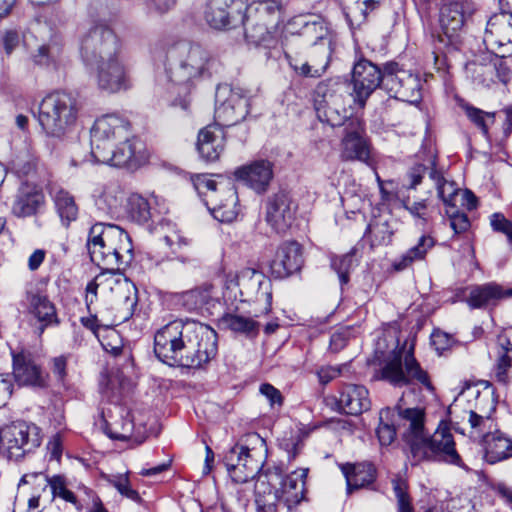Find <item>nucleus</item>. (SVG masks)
Instances as JSON below:
<instances>
[{"mask_svg":"<svg viewBox=\"0 0 512 512\" xmlns=\"http://www.w3.org/2000/svg\"><path fill=\"white\" fill-rule=\"evenodd\" d=\"M87 247L91 260L104 270L86 287L87 309L90 310V305L96 301L99 290L101 296L113 295L119 320H129L137 306V288L116 272L133 258L129 235L116 225L96 223L90 228Z\"/></svg>","mask_w":512,"mask_h":512,"instance_id":"f257e3e1","label":"nucleus"},{"mask_svg":"<svg viewBox=\"0 0 512 512\" xmlns=\"http://www.w3.org/2000/svg\"><path fill=\"white\" fill-rule=\"evenodd\" d=\"M154 352L168 365L199 368L215 357L217 336L199 322L174 320L155 333Z\"/></svg>","mask_w":512,"mask_h":512,"instance_id":"f03ea898","label":"nucleus"},{"mask_svg":"<svg viewBox=\"0 0 512 512\" xmlns=\"http://www.w3.org/2000/svg\"><path fill=\"white\" fill-rule=\"evenodd\" d=\"M120 43L114 32L104 24L88 28L80 41L83 63L95 72L100 90L117 93L130 87L128 69L119 58Z\"/></svg>","mask_w":512,"mask_h":512,"instance_id":"7ed1b4c3","label":"nucleus"},{"mask_svg":"<svg viewBox=\"0 0 512 512\" xmlns=\"http://www.w3.org/2000/svg\"><path fill=\"white\" fill-rule=\"evenodd\" d=\"M399 429L410 447L415 462L434 459L462 467L453 435L446 424L440 425L433 435L425 429V413L421 408H402L397 405Z\"/></svg>","mask_w":512,"mask_h":512,"instance_id":"20e7f679","label":"nucleus"},{"mask_svg":"<svg viewBox=\"0 0 512 512\" xmlns=\"http://www.w3.org/2000/svg\"><path fill=\"white\" fill-rule=\"evenodd\" d=\"M166 91L171 105L188 109L189 94L195 80L210 72L213 59L200 45L180 42L166 54Z\"/></svg>","mask_w":512,"mask_h":512,"instance_id":"39448f33","label":"nucleus"},{"mask_svg":"<svg viewBox=\"0 0 512 512\" xmlns=\"http://www.w3.org/2000/svg\"><path fill=\"white\" fill-rule=\"evenodd\" d=\"M308 469L300 468L284 478L280 468L260 475L255 483L257 512H290L305 500Z\"/></svg>","mask_w":512,"mask_h":512,"instance_id":"423d86ee","label":"nucleus"},{"mask_svg":"<svg viewBox=\"0 0 512 512\" xmlns=\"http://www.w3.org/2000/svg\"><path fill=\"white\" fill-rule=\"evenodd\" d=\"M225 302L238 298L241 302L254 303L259 306V314H267L272 304V282L262 272L252 268L243 269L240 274L232 271L221 278Z\"/></svg>","mask_w":512,"mask_h":512,"instance_id":"0eeeda50","label":"nucleus"},{"mask_svg":"<svg viewBox=\"0 0 512 512\" xmlns=\"http://www.w3.org/2000/svg\"><path fill=\"white\" fill-rule=\"evenodd\" d=\"M79 111L80 103L75 95L55 91L40 102L38 121L47 136L63 138L73 132Z\"/></svg>","mask_w":512,"mask_h":512,"instance_id":"6e6552de","label":"nucleus"},{"mask_svg":"<svg viewBox=\"0 0 512 512\" xmlns=\"http://www.w3.org/2000/svg\"><path fill=\"white\" fill-rule=\"evenodd\" d=\"M267 448L257 433L245 435L243 443L236 444L224 456V463L233 481L245 483L253 479L263 466Z\"/></svg>","mask_w":512,"mask_h":512,"instance_id":"1a4fd4ad","label":"nucleus"},{"mask_svg":"<svg viewBox=\"0 0 512 512\" xmlns=\"http://www.w3.org/2000/svg\"><path fill=\"white\" fill-rule=\"evenodd\" d=\"M283 14L282 0H254L247 4L243 25L246 39L256 45L269 43Z\"/></svg>","mask_w":512,"mask_h":512,"instance_id":"9d476101","label":"nucleus"},{"mask_svg":"<svg viewBox=\"0 0 512 512\" xmlns=\"http://www.w3.org/2000/svg\"><path fill=\"white\" fill-rule=\"evenodd\" d=\"M346 86L339 78L321 81L315 89L314 107L318 119L332 127L340 126L349 117L345 104Z\"/></svg>","mask_w":512,"mask_h":512,"instance_id":"9b49d317","label":"nucleus"},{"mask_svg":"<svg viewBox=\"0 0 512 512\" xmlns=\"http://www.w3.org/2000/svg\"><path fill=\"white\" fill-rule=\"evenodd\" d=\"M41 429L33 423L16 421L0 427V454L19 460L41 445Z\"/></svg>","mask_w":512,"mask_h":512,"instance_id":"f8f14e48","label":"nucleus"},{"mask_svg":"<svg viewBox=\"0 0 512 512\" xmlns=\"http://www.w3.org/2000/svg\"><path fill=\"white\" fill-rule=\"evenodd\" d=\"M392 346L393 352L381 369L382 379L394 386L407 385L410 381L416 380L427 390L432 391L433 386L429 377L414 358L412 348L408 351H396L397 345Z\"/></svg>","mask_w":512,"mask_h":512,"instance_id":"ddd939ff","label":"nucleus"},{"mask_svg":"<svg viewBox=\"0 0 512 512\" xmlns=\"http://www.w3.org/2000/svg\"><path fill=\"white\" fill-rule=\"evenodd\" d=\"M249 99L240 88L229 85L217 87L215 95V125L230 127L238 124L248 114Z\"/></svg>","mask_w":512,"mask_h":512,"instance_id":"4468645a","label":"nucleus"},{"mask_svg":"<svg viewBox=\"0 0 512 512\" xmlns=\"http://www.w3.org/2000/svg\"><path fill=\"white\" fill-rule=\"evenodd\" d=\"M384 90L399 100L416 103L421 99V80L397 63H387L384 66Z\"/></svg>","mask_w":512,"mask_h":512,"instance_id":"2eb2a0df","label":"nucleus"},{"mask_svg":"<svg viewBox=\"0 0 512 512\" xmlns=\"http://www.w3.org/2000/svg\"><path fill=\"white\" fill-rule=\"evenodd\" d=\"M130 135L129 124L117 115H104L98 118L91 129V157L94 158L116 141Z\"/></svg>","mask_w":512,"mask_h":512,"instance_id":"dca6fc26","label":"nucleus"},{"mask_svg":"<svg viewBox=\"0 0 512 512\" xmlns=\"http://www.w3.org/2000/svg\"><path fill=\"white\" fill-rule=\"evenodd\" d=\"M353 90L350 96L353 104L363 109L368 98L378 88L384 89V70L381 71L375 64L368 60L358 61L352 71Z\"/></svg>","mask_w":512,"mask_h":512,"instance_id":"f3484780","label":"nucleus"},{"mask_svg":"<svg viewBox=\"0 0 512 512\" xmlns=\"http://www.w3.org/2000/svg\"><path fill=\"white\" fill-rule=\"evenodd\" d=\"M502 10L487 22L484 43L490 50L512 54V0H500Z\"/></svg>","mask_w":512,"mask_h":512,"instance_id":"a211bd4d","label":"nucleus"},{"mask_svg":"<svg viewBox=\"0 0 512 512\" xmlns=\"http://www.w3.org/2000/svg\"><path fill=\"white\" fill-rule=\"evenodd\" d=\"M246 8L247 0H208L204 19L213 29H231L243 24Z\"/></svg>","mask_w":512,"mask_h":512,"instance_id":"6ab92c4d","label":"nucleus"},{"mask_svg":"<svg viewBox=\"0 0 512 512\" xmlns=\"http://www.w3.org/2000/svg\"><path fill=\"white\" fill-rule=\"evenodd\" d=\"M142 143L130 135L126 139L116 141L115 145L107 148L94 157L98 163L115 167L136 168L140 165Z\"/></svg>","mask_w":512,"mask_h":512,"instance_id":"aec40b11","label":"nucleus"},{"mask_svg":"<svg viewBox=\"0 0 512 512\" xmlns=\"http://www.w3.org/2000/svg\"><path fill=\"white\" fill-rule=\"evenodd\" d=\"M207 204L211 205L212 214L220 222H233L240 211L237 191L230 180L222 179L219 193H210Z\"/></svg>","mask_w":512,"mask_h":512,"instance_id":"412c9836","label":"nucleus"},{"mask_svg":"<svg viewBox=\"0 0 512 512\" xmlns=\"http://www.w3.org/2000/svg\"><path fill=\"white\" fill-rule=\"evenodd\" d=\"M224 300L223 289L213 283H204L194 289L182 292L179 302L189 311L204 310L209 314Z\"/></svg>","mask_w":512,"mask_h":512,"instance_id":"4be33fe9","label":"nucleus"},{"mask_svg":"<svg viewBox=\"0 0 512 512\" xmlns=\"http://www.w3.org/2000/svg\"><path fill=\"white\" fill-rule=\"evenodd\" d=\"M476 11L472 0H452L443 5L440 14V26L448 39H453L462 29L467 18Z\"/></svg>","mask_w":512,"mask_h":512,"instance_id":"5701e85b","label":"nucleus"},{"mask_svg":"<svg viewBox=\"0 0 512 512\" xmlns=\"http://www.w3.org/2000/svg\"><path fill=\"white\" fill-rule=\"evenodd\" d=\"M296 204L288 194L278 193L267 204L266 221L277 233L286 232L292 225Z\"/></svg>","mask_w":512,"mask_h":512,"instance_id":"b1692460","label":"nucleus"},{"mask_svg":"<svg viewBox=\"0 0 512 512\" xmlns=\"http://www.w3.org/2000/svg\"><path fill=\"white\" fill-rule=\"evenodd\" d=\"M13 375L15 381L21 386L36 388L47 386L48 374L42 371L30 353H13Z\"/></svg>","mask_w":512,"mask_h":512,"instance_id":"393cba45","label":"nucleus"},{"mask_svg":"<svg viewBox=\"0 0 512 512\" xmlns=\"http://www.w3.org/2000/svg\"><path fill=\"white\" fill-rule=\"evenodd\" d=\"M234 176L257 193H263L273 178V164L264 159L255 160L237 168Z\"/></svg>","mask_w":512,"mask_h":512,"instance_id":"a878e982","label":"nucleus"},{"mask_svg":"<svg viewBox=\"0 0 512 512\" xmlns=\"http://www.w3.org/2000/svg\"><path fill=\"white\" fill-rule=\"evenodd\" d=\"M510 296L512 289H504L499 284L491 282L471 287L466 303L471 309H491Z\"/></svg>","mask_w":512,"mask_h":512,"instance_id":"bb28decb","label":"nucleus"},{"mask_svg":"<svg viewBox=\"0 0 512 512\" xmlns=\"http://www.w3.org/2000/svg\"><path fill=\"white\" fill-rule=\"evenodd\" d=\"M23 484H34L40 491H45L49 486L53 497H58L65 502L71 503L77 510L82 508L76 495L68 489L66 479L61 475H54L49 478L42 473L25 474L19 482V485Z\"/></svg>","mask_w":512,"mask_h":512,"instance_id":"cd10ccee","label":"nucleus"},{"mask_svg":"<svg viewBox=\"0 0 512 512\" xmlns=\"http://www.w3.org/2000/svg\"><path fill=\"white\" fill-rule=\"evenodd\" d=\"M301 247L295 242L284 243L281 245L271 264V273L276 278H285L298 271L302 265Z\"/></svg>","mask_w":512,"mask_h":512,"instance_id":"c85d7f7f","label":"nucleus"},{"mask_svg":"<svg viewBox=\"0 0 512 512\" xmlns=\"http://www.w3.org/2000/svg\"><path fill=\"white\" fill-rule=\"evenodd\" d=\"M28 312L39 323V335L47 327L59 324L55 305L46 295L34 292L27 293Z\"/></svg>","mask_w":512,"mask_h":512,"instance_id":"c756f323","label":"nucleus"},{"mask_svg":"<svg viewBox=\"0 0 512 512\" xmlns=\"http://www.w3.org/2000/svg\"><path fill=\"white\" fill-rule=\"evenodd\" d=\"M467 75L478 85L490 87L496 82V66L492 50L478 55L466 64Z\"/></svg>","mask_w":512,"mask_h":512,"instance_id":"7c9ffc66","label":"nucleus"},{"mask_svg":"<svg viewBox=\"0 0 512 512\" xmlns=\"http://www.w3.org/2000/svg\"><path fill=\"white\" fill-rule=\"evenodd\" d=\"M135 415L122 410L121 418L113 423L110 437L118 440H131L141 444L147 437V429L142 423H135Z\"/></svg>","mask_w":512,"mask_h":512,"instance_id":"2f4dec72","label":"nucleus"},{"mask_svg":"<svg viewBox=\"0 0 512 512\" xmlns=\"http://www.w3.org/2000/svg\"><path fill=\"white\" fill-rule=\"evenodd\" d=\"M338 404L347 414H361L370 408L368 390L360 385H345L340 392Z\"/></svg>","mask_w":512,"mask_h":512,"instance_id":"473e14b6","label":"nucleus"},{"mask_svg":"<svg viewBox=\"0 0 512 512\" xmlns=\"http://www.w3.org/2000/svg\"><path fill=\"white\" fill-rule=\"evenodd\" d=\"M341 157L372 165L370 145L360 131L348 132L345 135L342 140Z\"/></svg>","mask_w":512,"mask_h":512,"instance_id":"72a5a7b5","label":"nucleus"},{"mask_svg":"<svg viewBox=\"0 0 512 512\" xmlns=\"http://www.w3.org/2000/svg\"><path fill=\"white\" fill-rule=\"evenodd\" d=\"M44 203L43 193L36 187L22 185L18 191L12 213L17 217L34 215Z\"/></svg>","mask_w":512,"mask_h":512,"instance_id":"f704fd0d","label":"nucleus"},{"mask_svg":"<svg viewBox=\"0 0 512 512\" xmlns=\"http://www.w3.org/2000/svg\"><path fill=\"white\" fill-rule=\"evenodd\" d=\"M217 125H208L198 134L197 148L202 158L215 161L224 149V138Z\"/></svg>","mask_w":512,"mask_h":512,"instance_id":"c9c22d12","label":"nucleus"},{"mask_svg":"<svg viewBox=\"0 0 512 512\" xmlns=\"http://www.w3.org/2000/svg\"><path fill=\"white\" fill-rule=\"evenodd\" d=\"M481 444L484 448V457L491 464L512 456V439L497 429L488 433Z\"/></svg>","mask_w":512,"mask_h":512,"instance_id":"e433bc0d","label":"nucleus"},{"mask_svg":"<svg viewBox=\"0 0 512 512\" xmlns=\"http://www.w3.org/2000/svg\"><path fill=\"white\" fill-rule=\"evenodd\" d=\"M62 53V39L52 36L47 43L41 44L30 55L31 61L40 67L54 66Z\"/></svg>","mask_w":512,"mask_h":512,"instance_id":"4c0bfd02","label":"nucleus"},{"mask_svg":"<svg viewBox=\"0 0 512 512\" xmlns=\"http://www.w3.org/2000/svg\"><path fill=\"white\" fill-rule=\"evenodd\" d=\"M93 196L99 210L106 214H112L120 206L123 193L118 185L109 184L98 187Z\"/></svg>","mask_w":512,"mask_h":512,"instance_id":"58836bf2","label":"nucleus"},{"mask_svg":"<svg viewBox=\"0 0 512 512\" xmlns=\"http://www.w3.org/2000/svg\"><path fill=\"white\" fill-rule=\"evenodd\" d=\"M50 194L61 220L67 224L74 221L78 215V207L74 197L63 188L57 186L51 188Z\"/></svg>","mask_w":512,"mask_h":512,"instance_id":"ea45409f","label":"nucleus"},{"mask_svg":"<svg viewBox=\"0 0 512 512\" xmlns=\"http://www.w3.org/2000/svg\"><path fill=\"white\" fill-rule=\"evenodd\" d=\"M495 427L496 424L490 416L479 415L471 410L468 413L467 427L463 429V433H467L474 441L482 443L488 433L495 430Z\"/></svg>","mask_w":512,"mask_h":512,"instance_id":"a19ab883","label":"nucleus"},{"mask_svg":"<svg viewBox=\"0 0 512 512\" xmlns=\"http://www.w3.org/2000/svg\"><path fill=\"white\" fill-rule=\"evenodd\" d=\"M430 178L436 185L438 197L447 207L455 209L456 199L458 196H460L461 193V190L458 188L457 184L452 180L446 179L441 172L435 169L431 170Z\"/></svg>","mask_w":512,"mask_h":512,"instance_id":"79ce46f5","label":"nucleus"},{"mask_svg":"<svg viewBox=\"0 0 512 512\" xmlns=\"http://www.w3.org/2000/svg\"><path fill=\"white\" fill-rule=\"evenodd\" d=\"M434 244V239L431 236H421L418 243L407 250L401 258L394 263V268L396 270H403L409 267L413 262L424 259L427 252L434 246Z\"/></svg>","mask_w":512,"mask_h":512,"instance_id":"37998d69","label":"nucleus"},{"mask_svg":"<svg viewBox=\"0 0 512 512\" xmlns=\"http://www.w3.org/2000/svg\"><path fill=\"white\" fill-rule=\"evenodd\" d=\"M498 344L501 348V351H499L501 355L495 367V378L502 385H507L512 378L511 358L508 356V352L512 350V343L505 336H500Z\"/></svg>","mask_w":512,"mask_h":512,"instance_id":"c03bdc74","label":"nucleus"},{"mask_svg":"<svg viewBox=\"0 0 512 512\" xmlns=\"http://www.w3.org/2000/svg\"><path fill=\"white\" fill-rule=\"evenodd\" d=\"M366 233L372 246L388 244L393 235V230L389 223V217L380 216L378 218H374L369 223Z\"/></svg>","mask_w":512,"mask_h":512,"instance_id":"a18cd8bd","label":"nucleus"},{"mask_svg":"<svg viewBox=\"0 0 512 512\" xmlns=\"http://www.w3.org/2000/svg\"><path fill=\"white\" fill-rule=\"evenodd\" d=\"M348 488H360L370 484L375 477V469L371 464H358L345 468Z\"/></svg>","mask_w":512,"mask_h":512,"instance_id":"49530a36","label":"nucleus"},{"mask_svg":"<svg viewBox=\"0 0 512 512\" xmlns=\"http://www.w3.org/2000/svg\"><path fill=\"white\" fill-rule=\"evenodd\" d=\"M126 210L128 217L137 223H145L151 218L149 202L138 194L129 196Z\"/></svg>","mask_w":512,"mask_h":512,"instance_id":"de8ad7c7","label":"nucleus"},{"mask_svg":"<svg viewBox=\"0 0 512 512\" xmlns=\"http://www.w3.org/2000/svg\"><path fill=\"white\" fill-rule=\"evenodd\" d=\"M222 324L235 332L247 335H255L258 332V324L253 319L236 314H225Z\"/></svg>","mask_w":512,"mask_h":512,"instance_id":"09e8293b","label":"nucleus"},{"mask_svg":"<svg viewBox=\"0 0 512 512\" xmlns=\"http://www.w3.org/2000/svg\"><path fill=\"white\" fill-rule=\"evenodd\" d=\"M103 297L107 298V300H109L111 302L112 309L115 311L114 318L109 323L104 324L103 323L104 311L103 310H95L94 314H91L90 317L82 318L81 319L82 324L86 328L90 329L96 335H97L98 329L101 326L109 327V326L115 325L117 322H122L118 318L119 317V313H118V311L116 309V304H115V302L113 300V295L112 294H108V296H103ZM93 304H94V302L90 305V310H89L90 313H92V305Z\"/></svg>","mask_w":512,"mask_h":512,"instance_id":"8fccbe9b","label":"nucleus"},{"mask_svg":"<svg viewBox=\"0 0 512 512\" xmlns=\"http://www.w3.org/2000/svg\"><path fill=\"white\" fill-rule=\"evenodd\" d=\"M357 265L352 252L331 259V267L337 273L341 286L349 282V274Z\"/></svg>","mask_w":512,"mask_h":512,"instance_id":"3c124183","label":"nucleus"},{"mask_svg":"<svg viewBox=\"0 0 512 512\" xmlns=\"http://www.w3.org/2000/svg\"><path fill=\"white\" fill-rule=\"evenodd\" d=\"M463 109L471 122H473L485 136H488L489 126L494 123L495 113L485 112L471 105H464Z\"/></svg>","mask_w":512,"mask_h":512,"instance_id":"603ef678","label":"nucleus"},{"mask_svg":"<svg viewBox=\"0 0 512 512\" xmlns=\"http://www.w3.org/2000/svg\"><path fill=\"white\" fill-rule=\"evenodd\" d=\"M496 66V79L506 84L512 78V54H505L502 50H492Z\"/></svg>","mask_w":512,"mask_h":512,"instance_id":"864d4df0","label":"nucleus"},{"mask_svg":"<svg viewBox=\"0 0 512 512\" xmlns=\"http://www.w3.org/2000/svg\"><path fill=\"white\" fill-rule=\"evenodd\" d=\"M392 486L397 502V512H414V507L408 494L407 482L401 478H394Z\"/></svg>","mask_w":512,"mask_h":512,"instance_id":"5fc2aeb1","label":"nucleus"},{"mask_svg":"<svg viewBox=\"0 0 512 512\" xmlns=\"http://www.w3.org/2000/svg\"><path fill=\"white\" fill-rule=\"evenodd\" d=\"M217 178L218 180H215L208 174H198L192 178L194 188L200 195H204L206 197V201L208 200L210 193L220 192V183L224 178L220 175H217Z\"/></svg>","mask_w":512,"mask_h":512,"instance_id":"6e6d98bb","label":"nucleus"},{"mask_svg":"<svg viewBox=\"0 0 512 512\" xmlns=\"http://www.w3.org/2000/svg\"><path fill=\"white\" fill-rule=\"evenodd\" d=\"M161 228L163 231L167 230V233L164 235V241L173 252L189 244L188 239L180 233L175 224L164 221L161 223Z\"/></svg>","mask_w":512,"mask_h":512,"instance_id":"4d7b16f0","label":"nucleus"},{"mask_svg":"<svg viewBox=\"0 0 512 512\" xmlns=\"http://www.w3.org/2000/svg\"><path fill=\"white\" fill-rule=\"evenodd\" d=\"M391 410L389 408L382 409L379 413L380 424L377 428V436L381 445H390L396 436V430L385 420H388Z\"/></svg>","mask_w":512,"mask_h":512,"instance_id":"13d9d810","label":"nucleus"},{"mask_svg":"<svg viewBox=\"0 0 512 512\" xmlns=\"http://www.w3.org/2000/svg\"><path fill=\"white\" fill-rule=\"evenodd\" d=\"M108 481L117 489V491L126 498L139 501L140 496L136 490L130 486L128 476L126 474L113 475Z\"/></svg>","mask_w":512,"mask_h":512,"instance_id":"bf43d9fd","label":"nucleus"},{"mask_svg":"<svg viewBox=\"0 0 512 512\" xmlns=\"http://www.w3.org/2000/svg\"><path fill=\"white\" fill-rule=\"evenodd\" d=\"M286 59L289 62V65L293 70L301 75V76H307V77H320L326 70L327 62L325 65L314 68L313 66L309 65L307 62H303L301 64L298 63L296 59H293L290 55L285 54Z\"/></svg>","mask_w":512,"mask_h":512,"instance_id":"052dcab7","label":"nucleus"},{"mask_svg":"<svg viewBox=\"0 0 512 512\" xmlns=\"http://www.w3.org/2000/svg\"><path fill=\"white\" fill-rule=\"evenodd\" d=\"M69 356L59 355L53 357L49 362V368L54 378L59 383H64L67 377V363Z\"/></svg>","mask_w":512,"mask_h":512,"instance_id":"680f3d73","label":"nucleus"},{"mask_svg":"<svg viewBox=\"0 0 512 512\" xmlns=\"http://www.w3.org/2000/svg\"><path fill=\"white\" fill-rule=\"evenodd\" d=\"M446 213L450 219V226L456 234L465 232L469 228L470 222L466 214L454 209L447 210Z\"/></svg>","mask_w":512,"mask_h":512,"instance_id":"e2e57ef3","label":"nucleus"},{"mask_svg":"<svg viewBox=\"0 0 512 512\" xmlns=\"http://www.w3.org/2000/svg\"><path fill=\"white\" fill-rule=\"evenodd\" d=\"M493 230L505 234L512 245V222L507 220L502 214L494 213L490 220Z\"/></svg>","mask_w":512,"mask_h":512,"instance_id":"0e129e2a","label":"nucleus"},{"mask_svg":"<svg viewBox=\"0 0 512 512\" xmlns=\"http://www.w3.org/2000/svg\"><path fill=\"white\" fill-rule=\"evenodd\" d=\"M12 168L19 176H25L34 170L35 162L29 155L17 156L12 161Z\"/></svg>","mask_w":512,"mask_h":512,"instance_id":"69168bd1","label":"nucleus"},{"mask_svg":"<svg viewBox=\"0 0 512 512\" xmlns=\"http://www.w3.org/2000/svg\"><path fill=\"white\" fill-rule=\"evenodd\" d=\"M446 512H474L470 500L465 497L451 498L444 505Z\"/></svg>","mask_w":512,"mask_h":512,"instance_id":"338daca9","label":"nucleus"},{"mask_svg":"<svg viewBox=\"0 0 512 512\" xmlns=\"http://www.w3.org/2000/svg\"><path fill=\"white\" fill-rule=\"evenodd\" d=\"M259 392L269 402L270 406H281L283 404V396L281 392L269 383H263L260 385Z\"/></svg>","mask_w":512,"mask_h":512,"instance_id":"774afa93","label":"nucleus"}]
</instances>
